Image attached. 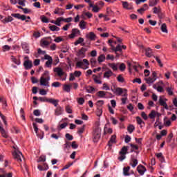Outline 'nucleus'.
I'll use <instances>...</instances> for the list:
<instances>
[{
    "mask_svg": "<svg viewBox=\"0 0 177 177\" xmlns=\"http://www.w3.org/2000/svg\"><path fill=\"white\" fill-rule=\"evenodd\" d=\"M171 120L168 119V118L165 117L164 118V125H165V127H171Z\"/></svg>",
    "mask_w": 177,
    "mask_h": 177,
    "instance_id": "nucleus-36",
    "label": "nucleus"
},
{
    "mask_svg": "<svg viewBox=\"0 0 177 177\" xmlns=\"http://www.w3.org/2000/svg\"><path fill=\"white\" fill-rule=\"evenodd\" d=\"M49 30L50 31H60V28H59L58 26H56V25H52L50 26H49Z\"/></svg>",
    "mask_w": 177,
    "mask_h": 177,
    "instance_id": "nucleus-39",
    "label": "nucleus"
},
{
    "mask_svg": "<svg viewBox=\"0 0 177 177\" xmlns=\"http://www.w3.org/2000/svg\"><path fill=\"white\" fill-rule=\"evenodd\" d=\"M101 132L102 129H100L99 126H96L95 127H94L93 132V142L94 143H97V142H99L101 136Z\"/></svg>",
    "mask_w": 177,
    "mask_h": 177,
    "instance_id": "nucleus-2",
    "label": "nucleus"
},
{
    "mask_svg": "<svg viewBox=\"0 0 177 177\" xmlns=\"http://www.w3.org/2000/svg\"><path fill=\"white\" fill-rule=\"evenodd\" d=\"M113 52H115V53H117V52H122V47L121 45L118 44L116 48H112Z\"/></svg>",
    "mask_w": 177,
    "mask_h": 177,
    "instance_id": "nucleus-41",
    "label": "nucleus"
},
{
    "mask_svg": "<svg viewBox=\"0 0 177 177\" xmlns=\"http://www.w3.org/2000/svg\"><path fill=\"white\" fill-rule=\"evenodd\" d=\"M65 110L68 114H73V109L71 106H70V105H67L65 108Z\"/></svg>",
    "mask_w": 177,
    "mask_h": 177,
    "instance_id": "nucleus-46",
    "label": "nucleus"
},
{
    "mask_svg": "<svg viewBox=\"0 0 177 177\" xmlns=\"http://www.w3.org/2000/svg\"><path fill=\"white\" fill-rule=\"evenodd\" d=\"M113 75V71L111 70L107 71L104 73V78H109Z\"/></svg>",
    "mask_w": 177,
    "mask_h": 177,
    "instance_id": "nucleus-38",
    "label": "nucleus"
},
{
    "mask_svg": "<svg viewBox=\"0 0 177 177\" xmlns=\"http://www.w3.org/2000/svg\"><path fill=\"white\" fill-rule=\"evenodd\" d=\"M11 16L12 17H15V19H18L19 20H21L22 21H24L26 20V23H28V20H27V17L26 15H21L19 13L12 14Z\"/></svg>",
    "mask_w": 177,
    "mask_h": 177,
    "instance_id": "nucleus-12",
    "label": "nucleus"
},
{
    "mask_svg": "<svg viewBox=\"0 0 177 177\" xmlns=\"http://www.w3.org/2000/svg\"><path fill=\"white\" fill-rule=\"evenodd\" d=\"M54 15H58V16H63L64 15V10H63V8H56L54 10Z\"/></svg>",
    "mask_w": 177,
    "mask_h": 177,
    "instance_id": "nucleus-22",
    "label": "nucleus"
},
{
    "mask_svg": "<svg viewBox=\"0 0 177 177\" xmlns=\"http://www.w3.org/2000/svg\"><path fill=\"white\" fill-rule=\"evenodd\" d=\"M62 21H64V23H71V21H73V17H71L68 18L62 17Z\"/></svg>",
    "mask_w": 177,
    "mask_h": 177,
    "instance_id": "nucleus-54",
    "label": "nucleus"
},
{
    "mask_svg": "<svg viewBox=\"0 0 177 177\" xmlns=\"http://www.w3.org/2000/svg\"><path fill=\"white\" fill-rule=\"evenodd\" d=\"M109 67H110L111 68H112V70L113 71H117V70H118V64H115V63H109L108 64Z\"/></svg>",
    "mask_w": 177,
    "mask_h": 177,
    "instance_id": "nucleus-28",
    "label": "nucleus"
},
{
    "mask_svg": "<svg viewBox=\"0 0 177 177\" xmlns=\"http://www.w3.org/2000/svg\"><path fill=\"white\" fill-rule=\"evenodd\" d=\"M86 38L90 41H96V35L93 32L86 34Z\"/></svg>",
    "mask_w": 177,
    "mask_h": 177,
    "instance_id": "nucleus-17",
    "label": "nucleus"
},
{
    "mask_svg": "<svg viewBox=\"0 0 177 177\" xmlns=\"http://www.w3.org/2000/svg\"><path fill=\"white\" fill-rule=\"evenodd\" d=\"M136 153L135 156H131L130 161H129V165L132 167V168H136L138 164H139V161L138 160V154H139L138 151H135Z\"/></svg>",
    "mask_w": 177,
    "mask_h": 177,
    "instance_id": "nucleus-6",
    "label": "nucleus"
},
{
    "mask_svg": "<svg viewBox=\"0 0 177 177\" xmlns=\"http://www.w3.org/2000/svg\"><path fill=\"white\" fill-rule=\"evenodd\" d=\"M154 59H156L157 63L159 64L160 67H164V64H162L161 59L158 57H154Z\"/></svg>",
    "mask_w": 177,
    "mask_h": 177,
    "instance_id": "nucleus-58",
    "label": "nucleus"
},
{
    "mask_svg": "<svg viewBox=\"0 0 177 177\" xmlns=\"http://www.w3.org/2000/svg\"><path fill=\"white\" fill-rule=\"evenodd\" d=\"M0 117L3 120L4 125H6V127H8V122L6 121V118L1 112H0Z\"/></svg>",
    "mask_w": 177,
    "mask_h": 177,
    "instance_id": "nucleus-52",
    "label": "nucleus"
},
{
    "mask_svg": "<svg viewBox=\"0 0 177 177\" xmlns=\"http://www.w3.org/2000/svg\"><path fill=\"white\" fill-rule=\"evenodd\" d=\"M156 115H157V112H156V111L154 110H152L149 113V118H151V120H154Z\"/></svg>",
    "mask_w": 177,
    "mask_h": 177,
    "instance_id": "nucleus-37",
    "label": "nucleus"
},
{
    "mask_svg": "<svg viewBox=\"0 0 177 177\" xmlns=\"http://www.w3.org/2000/svg\"><path fill=\"white\" fill-rule=\"evenodd\" d=\"M77 68H82L83 70H88L89 68V61L84 59L82 61H78L76 63Z\"/></svg>",
    "mask_w": 177,
    "mask_h": 177,
    "instance_id": "nucleus-3",
    "label": "nucleus"
},
{
    "mask_svg": "<svg viewBox=\"0 0 177 177\" xmlns=\"http://www.w3.org/2000/svg\"><path fill=\"white\" fill-rule=\"evenodd\" d=\"M159 103L160 106H162L166 110H168V105L167 104V102L161 97H160Z\"/></svg>",
    "mask_w": 177,
    "mask_h": 177,
    "instance_id": "nucleus-27",
    "label": "nucleus"
},
{
    "mask_svg": "<svg viewBox=\"0 0 177 177\" xmlns=\"http://www.w3.org/2000/svg\"><path fill=\"white\" fill-rule=\"evenodd\" d=\"M97 60L98 63H103V62L106 60V55H104V54L100 55L98 57Z\"/></svg>",
    "mask_w": 177,
    "mask_h": 177,
    "instance_id": "nucleus-42",
    "label": "nucleus"
},
{
    "mask_svg": "<svg viewBox=\"0 0 177 177\" xmlns=\"http://www.w3.org/2000/svg\"><path fill=\"white\" fill-rule=\"evenodd\" d=\"M67 125H68L67 122L62 123L59 124V126L58 127V129H64V128L67 127Z\"/></svg>",
    "mask_w": 177,
    "mask_h": 177,
    "instance_id": "nucleus-60",
    "label": "nucleus"
},
{
    "mask_svg": "<svg viewBox=\"0 0 177 177\" xmlns=\"http://www.w3.org/2000/svg\"><path fill=\"white\" fill-rule=\"evenodd\" d=\"M40 20L42 21V23H49V19L46 16H41Z\"/></svg>",
    "mask_w": 177,
    "mask_h": 177,
    "instance_id": "nucleus-53",
    "label": "nucleus"
},
{
    "mask_svg": "<svg viewBox=\"0 0 177 177\" xmlns=\"http://www.w3.org/2000/svg\"><path fill=\"white\" fill-rule=\"evenodd\" d=\"M119 153L120 154H128V147H123Z\"/></svg>",
    "mask_w": 177,
    "mask_h": 177,
    "instance_id": "nucleus-40",
    "label": "nucleus"
},
{
    "mask_svg": "<svg viewBox=\"0 0 177 177\" xmlns=\"http://www.w3.org/2000/svg\"><path fill=\"white\" fill-rule=\"evenodd\" d=\"M129 169H131L129 166L123 168V175L124 176H130L131 173H129Z\"/></svg>",
    "mask_w": 177,
    "mask_h": 177,
    "instance_id": "nucleus-29",
    "label": "nucleus"
},
{
    "mask_svg": "<svg viewBox=\"0 0 177 177\" xmlns=\"http://www.w3.org/2000/svg\"><path fill=\"white\" fill-rule=\"evenodd\" d=\"M44 59L45 60H47L45 64L46 67H47L48 68H51L52 64L53 63V59L52 58V57H50V55H45Z\"/></svg>",
    "mask_w": 177,
    "mask_h": 177,
    "instance_id": "nucleus-9",
    "label": "nucleus"
},
{
    "mask_svg": "<svg viewBox=\"0 0 177 177\" xmlns=\"http://www.w3.org/2000/svg\"><path fill=\"white\" fill-rule=\"evenodd\" d=\"M78 35H81V31L78 28L72 29L71 34L69 35L68 37L71 39L75 38V37H78Z\"/></svg>",
    "mask_w": 177,
    "mask_h": 177,
    "instance_id": "nucleus-13",
    "label": "nucleus"
},
{
    "mask_svg": "<svg viewBox=\"0 0 177 177\" xmlns=\"http://www.w3.org/2000/svg\"><path fill=\"white\" fill-rule=\"evenodd\" d=\"M82 75V73L80 71H75L73 73V75H75V77H76V78H79V77H81Z\"/></svg>",
    "mask_w": 177,
    "mask_h": 177,
    "instance_id": "nucleus-59",
    "label": "nucleus"
},
{
    "mask_svg": "<svg viewBox=\"0 0 177 177\" xmlns=\"http://www.w3.org/2000/svg\"><path fill=\"white\" fill-rule=\"evenodd\" d=\"M118 96H128V91L126 88L118 87L113 91Z\"/></svg>",
    "mask_w": 177,
    "mask_h": 177,
    "instance_id": "nucleus-7",
    "label": "nucleus"
},
{
    "mask_svg": "<svg viewBox=\"0 0 177 177\" xmlns=\"http://www.w3.org/2000/svg\"><path fill=\"white\" fill-rule=\"evenodd\" d=\"M14 152L12 153L14 158L17 160V161H19V162H21L22 158H23V153L19 151V147L17 146H13Z\"/></svg>",
    "mask_w": 177,
    "mask_h": 177,
    "instance_id": "nucleus-5",
    "label": "nucleus"
},
{
    "mask_svg": "<svg viewBox=\"0 0 177 177\" xmlns=\"http://www.w3.org/2000/svg\"><path fill=\"white\" fill-rule=\"evenodd\" d=\"M126 68H127V66H125V64H124V63H122L119 66V69L120 71H125Z\"/></svg>",
    "mask_w": 177,
    "mask_h": 177,
    "instance_id": "nucleus-61",
    "label": "nucleus"
},
{
    "mask_svg": "<svg viewBox=\"0 0 177 177\" xmlns=\"http://www.w3.org/2000/svg\"><path fill=\"white\" fill-rule=\"evenodd\" d=\"M21 46H22V49H24V50H25L26 53H29L30 49L28 47V44L27 43L22 44Z\"/></svg>",
    "mask_w": 177,
    "mask_h": 177,
    "instance_id": "nucleus-34",
    "label": "nucleus"
},
{
    "mask_svg": "<svg viewBox=\"0 0 177 177\" xmlns=\"http://www.w3.org/2000/svg\"><path fill=\"white\" fill-rule=\"evenodd\" d=\"M123 9L127 10H132L133 9V3H128V1H122Z\"/></svg>",
    "mask_w": 177,
    "mask_h": 177,
    "instance_id": "nucleus-11",
    "label": "nucleus"
},
{
    "mask_svg": "<svg viewBox=\"0 0 177 177\" xmlns=\"http://www.w3.org/2000/svg\"><path fill=\"white\" fill-rule=\"evenodd\" d=\"M37 168L39 171H48V169H49V167H48L47 165H44V167L41 165H39Z\"/></svg>",
    "mask_w": 177,
    "mask_h": 177,
    "instance_id": "nucleus-44",
    "label": "nucleus"
},
{
    "mask_svg": "<svg viewBox=\"0 0 177 177\" xmlns=\"http://www.w3.org/2000/svg\"><path fill=\"white\" fill-rule=\"evenodd\" d=\"M86 48H82L78 52H77V56L78 57H80L81 59H84L85 57V53L86 52Z\"/></svg>",
    "mask_w": 177,
    "mask_h": 177,
    "instance_id": "nucleus-18",
    "label": "nucleus"
},
{
    "mask_svg": "<svg viewBox=\"0 0 177 177\" xmlns=\"http://www.w3.org/2000/svg\"><path fill=\"white\" fill-rule=\"evenodd\" d=\"M0 132H1L3 138H5L6 139H8L9 138V136L8 135V132H6V131H5V129H3L2 124H0Z\"/></svg>",
    "mask_w": 177,
    "mask_h": 177,
    "instance_id": "nucleus-19",
    "label": "nucleus"
},
{
    "mask_svg": "<svg viewBox=\"0 0 177 177\" xmlns=\"http://www.w3.org/2000/svg\"><path fill=\"white\" fill-rule=\"evenodd\" d=\"M117 80H118V82H120L121 84L125 82V79H124V77H122V75H119L117 77Z\"/></svg>",
    "mask_w": 177,
    "mask_h": 177,
    "instance_id": "nucleus-51",
    "label": "nucleus"
},
{
    "mask_svg": "<svg viewBox=\"0 0 177 177\" xmlns=\"http://www.w3.org/2000/svg\"><path fill=\"white\" fill-rule=\"evenodd\" d=\"M93 77H94V82H95L96 84H102V81L99 80V78L97 77V76H96V75H93Z\"/></svg>",
    "mask_w": 177,
    "mask_h": 177,
    "instance_id": "nucleus-63",
    "label": "nucleus"
},
{
    "mask_svg": "<svg viewBox=\"0 0 177 177\" xmlns=\"http://www.w3.org/2000/svg\"><path fill=\"white\" fill-rule=\"evenodd\" d=\"M10 59L12 62V63H15V64H17V66H20V64H21V62H20L19 59L16 58V57L12 55L10 57Z\"/></svg>",
    "mask_w": 177,
    "mask_h": 177,
    "instance_id": "nucleus-26",
    "label": "nucleus"
},
{
    "mask_svg": "<svg viewBox=\"0 0 177 177\" xmlns=\"http://www.w3.org/2000/svg\"><path fill=\"white\" fill-rule=\"evenodd\" d=\"M95 113L97 117H102V114H103V111L100 109H97Z\"/></svg>",
    "mask_w": 177,
    "mask_h": 177,
    "instance_id": "nucleus-62",
    "label": "nucleus"
},
{
    "mask_svg": "<svg viewBox=\"0 0 177 177\" xmlns=\"http://www.w3.org/2000/svg\"><path fill=\"white\" fill-rule=\"evenodd\" d=\"M53 71L54 73H56L58 77H62V75H64V71H63V68L60 67L54 68Z\"/></svg>",
    "mask_w": 177,
    "mask_h": 177,
    "instance_id": "nucleus-16",
    "label": "nucleus"
},
{
    "mask_svg": "<svg viewBox=\"0 0 177 177\" xmlns=\"http://www.w3.org/2000/svg\"><path fill=\"white\" fill-rule=\"evenodd\" d=\"M79 27L81 30L86 29V22H85V21H84V20L80 21V22L79 24Z\"/></svg>",
    "mask_w": 177,
    "mask_h": 177,
    "instance_id": "nucleus-33",
    "label": "nucleus"
},
{
    "mask_svg": "<svg viewBox=\"0 0 177 177\" xmlns=\"http://www.w3.org/2000/svg\"><path fill=\"white\" fill-rule=\"evenodd\" d=\"M40 85L41 86H46L49 88V81H50V76H49V71H44L42 76L40 77Z\"/></svg>",
    "mask_w": 177,
    "mask_h": 177,
    "instance_id": "nucleus-1",
    "label": "nucleus"
},
{
    "mask_svg": "<svg viewBox=\"0 0 177 177\" xmlns=\"http://www.w3.org/2000/svg\"><path fill=\"white\" fill-rule=\"evenodd\" d=\"M145 55L147 57H151L154 56V54L153 53V49L150 48V47H148L145 49Z\"/></svg>",
    "mask_w": 177,
    "mask_h": 177,
    "instance_id": "nucleus-21",
    "label": "nucleus"
},
{
    "mask_svg": "<svg viewBox=\"0 0 177 177\" xmlns=\"http://www.w3.org/2000/svg\"><path fill=\"white\" fill-rule=\"evenodd\" d=\"M62 21H63V17H59L55 20V26L60 27L62 26Z\"/></svg>",
    "mask_w": 177,
    "mask_h": 177,
    "instance_id": "nucleus-35",
    "label": "nucleus"
},
{
    "mask_svg": "<svg viewBox=\"0 0 177 177\" xmlns=\"http://www.w3.org/2000/svg\"><path fill=\"white\" fill-rule=\"evenodd\" d=\"M63 114H64V108L61 106H57L54 111V115L59 117V115H63Z\"/></svg>",
    "mask_w": 177,
    "mask_h": 177,
    "instance_id": "nucleus-10",
    "label": "nucleus"
},
{
    "mask_svg": "<svg viewBox=\"0 0 177 177\" xmlns=\"http://www.w3.org/2000/svg\"><path fill=\"white\" fill-rule=\"evenodd\" d=\"M3 23H10V21H13V17H6L4 19L2 20Z\"/></svg>",
    "mask_w": 177,
    "mask_h": 177,
    "instance_id": "nucleus-49",
    "label": "nucleus"
},
{
    "mask_svg": "<svg viewBox=\"0 0 177 177\" xmlns=\"http://www.w3.org/2000/svg\"><path fill=\"white\" fill-rule=\"evenodd\" d=\"M77 100L78 104H80L81 106H82V104L85 103V99H84L83 97L77 98Z\"/></svg>",
    "mask_w": 177,
    "mask_h": 177,
    "instance_id": "nucleus-57",
    "label": "nucleus"
},
{
    "mask_svg": "<svg viewBox=\"0 0 177 177\" xmlns=\"http://www.w3.org/2000/svg\"><path fill=\"white\" fill-rule=\"evenodd\" d=\"M24 66L26 70H30L32 67V62L30 60H26L24 62Z\"/></svg>",
    "mask_w": 177,
    "mask_h": 177,
    "instance_id": "nucleus-20",
    "label": "nucleus"
},
{
    "mask_svg": "<svg viewBox=\"0 0 177 177\" xmlns=\"http://www.w3.org/2000/svg\"><path fill=\"white\" fill-rule=\"evenodd\" d=\"M127 131L129 133H132V132H133L135 131V126H133V124H130L128 127H127Z\"/></svg>",
    "mask_w": 177,
    "mask_h": 177,
    "instance_id": "nucleus-48",
    "label": "nucleus"
},
{
    "mask_svg": "<svg viewBox=\"0 0 177 177\" xmlns=\"http://www.w3.org/2000/svg\"><path fill=\"white\" fill-rule=\"evenodd\" d=\"M145 80L149 86L153 85V84H154V82H156V81H157V80L156 78L151 77L145 78Z\"/></svg>",
    "mask_w": 177,
    "mask_h": 177,
    "instance_id": "nucleus-23",
    "label": "nucleus"
},
{
    "mask_svg": "<svg viewBox=\"0 0 177 177\" xmlns=\"http://www.w3.org/2000/svg\"><path fill=\"white\" fill-rule=\"evenodd\" d=\"M107 125L109 124H106L104 128V132L105 134L109 133V135H111V133H113V129L110 128V127H107Z\"/></svg>",
    "mask_w": 177,
    "mask_h": 177,
    "instance_id": "nucleus-31",
    "label": "nucleus"
},
{
    "mask_svg": "<svg viewBox=\"0 0 177 177\" xmlns=\"http://www.w3.org/2000/svg\"><path fill=\"white\" fill-rule=\"evenodd\" d=\"M164 86V82L160 80L153 85V89H156L157 92L162 93L164 92V88L162 87Z\"/></svg>",
    "mask_w": 177,
    "mask_h": 177,
    "instance_id": "nucleus-8",
    "label": "nucleus"
},
{
    "mask_svg": "<svg viewBox=\"0 0 177 177\" xmlns=\"http://www.w3.org/2000/svg\"><path fill=\"white\" fill-rule=\"evenodd\" d=\"M84 42V38L80 37L77 40H76L74 43L75 46L80 45V44H82Z\"/></svg>",
    "mask_w": 177,
    "mask_h": 177,
    "instance_id": "nucleus-45",
    "label": "nucleus"
},
{
    "mask_svg": "<svg viewBox=\"0 0 177 177\" xmlns=\"http://www.w3.org/2000/svg\"><path fill=\"white\" fill-rule=\"evenodd\" d=\"M63 90L65 91V92H71V86L68 85V84H64V87H63Z\"/></svg>",
    "mask_w": 177,
    "mask_h": 177,
    "instance_id": "nucleus-43",
    "label": "nucleus"
},
{
    "mask_svg": "<svg viewBox=\"0 0 177 177\" xmlns=\"http://www.w3.org/2000/svg\"><path fill=\"white\" fill-rule=\"evenodd\" d=\"M51 138L53 139H55V140H57L59 139V138H60V133H58V134L53 133L51 135Z\"/></svg>",
    "mask_w": 177,
    "mask_h": 177,
    "instance_id": "nucleus-64",
    "label": "nucleus"
},
{
    "mask_svg": "<svg viewBox=\"0 0 177 177\" xmlns=\"http://www.w3.org/2000/svg\"><path fill=\"white\" fill-rule=\"evenodd\" d=\"M157 3H158V0H149V6H151V8L153 6H156Z\"/></svg>",
    "mask_w": 177,
    "mask_h": 177,
    "instance_id": "nucleus-50",
    "label": "nucleus"
},
{
    "mask_svg": "<svg viewBox=\"0 0 177 177\" xmlns=\"http://www.w3.org/2000/svg\"><path fill=\"white\" fill-rule=\"evenodd\" d=\"M160 30L162 32H164L165 34H168V28H167L166 24H162L160 26Z\"/></svg>",
    "mask_w": 177,
    "mask_h": 177,
    "instance_id": "nucleus-32",
    "label": "nucleus"
},
{
    "mask_svg": "<svg viewBox=\"0 0 177 177\" xmlns=\"http://www.w3.org/2000/svg\"><path fill=\"white\" fill-rule=\"evenodd\" d=\"M38 100H39V102H46L47 103H51V104H53L55 107H57V104H59V100H55L53 98H48L46 97H39Z\"/></svg>",
    "mask_w": 177,
    "mask_h": 177,
    "instance_id": "nucleus-4",
    "label": "nucleus"
},
{
    "mask_svg": "<svg viewBox=\"0 0 177 177\" xmlns=\"http://www.w3.org/2000/svg\"><path fill=\"white\" fill-rule=\"evenodd\" d=\"M117 140V136L115 135H113L111 138L110 140L108 142V146L111 147L113 146V143H115V140Z\"/></svg>",
    "mask_w": 177,
    "mask_h": 177,
    "instance_id": "nucleus-25",
    "label": "nucleus"
},
{
    "mask_svg": "<svg viewBox=\"0 0 177 177\" xmlns=\"http://www.w3.org/2000/svg\"><path fill=\"white\" fill-rule=\"evenodd\" d=\"M136 122L138 125H140V128H143L145 127V121L141 119L140 117H136Z\"/></svg>",
    "mask_w": 177,
    "mask_h": 177,
    "instance_id": "nucleus-24",
    "label": "nucleus"
},
{
    "mask_svg": "<svg viewBox=\"0 0 177 177\" xmlns=\"http://www.w3.org/2000/svg\"><path fill=\"white\" fill-rule=\"evenodd\" d=\"M70 144L68 142H66L64 145V151H66L67 153L68 150H70Z\"/></svg>",
    "mask_w": 177,
    "mask_h": 177,
    "instance_id": "nucleus-56",
    "label": "nucleus"
},
{
    "mask_svg": "<svg viewBox=\"0 0 177 177\" xmlns=\"http://www.w3.org/2000/svg\"><path fill=\"white\" fill-rule=\"evenodd\" d=\"M137 171L138 174L142 176V175H145V172H147V169L145 166L140 165L137 167Z\"/></svg>",
    "mask_w": 177,
    "mask_h": 177,
    "instance_id": "nucleus-15",
    "label": "nucleus"
},
{
    "mask_svg": "<svg viewBox=\"0 0 177 177\" xmlns=\"http://www.w3.org/2000/svg\"><path fill=\"white\" fill-rule=\"evenodd\" d=\"M32 125H33L34 131H35L37 138H39L41 140L44 139V136H45V133L44 131H42L41 135H39L38 126H37V123H33Z\"/></svg>",
    "mask_w": 177,
    "mask_h": 177,
    "instance_id": "nucleus-14",
    "label": "nucleus"
},
{
    "mask_svg": "<svg viewBox=\"0 0 177 177\" xmlns=\"http://www.w3.org/2000/svg\"><path fill=\"white\" fill-rule=\"evenodd\" d=\"M97 93L98 97H106V92L104 91H98Z\"/></svg>",
    "mask_w": 177,
    "mask_h": 177,
    "instance_id": "nucleus-47",
    "label": "nucleus"
},
{
    "mask_svg": "<svg viewBox=\"0 0 177 177\" xmlns=\"http://www.w3.org/2000/svg\"><path fill=\"white\" fill-rule=\"evenodd\" d=\"M167 91L168 93V95H169V96H172V95H174V88L167 87Z\"/></svg>",
    "mask_w": 177,
    "mask_h": 177,
    "instance_id": "nucleus-55",
    "label": "nucleus"
},
{
    "mask_svg": "<svg viewBox=\"0 0 177 177\" xmlns=\"http://www.w3.org/2000/svg\"><path fill=\"white\" fill-rule=\"evenodd\" d=\"M90 8H93L92 12H94V13H98V12H100V8H99L97 6L90 4L89 9Z\"/></svg>",
    "mask_w": 177,
    "mask_h": 177,
    "instance_id": "nucleus-30",
    "label": "nucleus"
}]
</instances>
